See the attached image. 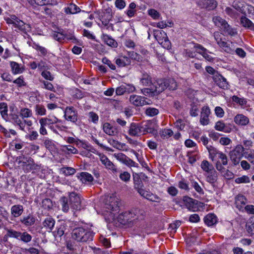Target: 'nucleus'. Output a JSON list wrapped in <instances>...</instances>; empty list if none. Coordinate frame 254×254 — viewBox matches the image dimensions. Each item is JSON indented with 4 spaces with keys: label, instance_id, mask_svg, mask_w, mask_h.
I'll use <instances>...</instances> for the list:
<instances>
[{
    "label": "nucleus",
    "instance_id": "obj_1",
    "mask_svg": "<svg viewBox=\"0 0 254 254\" xmlns=\"http://www.w3.org/2000/svg\"><path fill=\"white\" fill-rule=\"evenodd\" d=\"M152 86L154 89L155 94L158 95L167 88L170 90H176L178 84L174 78H160L154 81Z\"/></svg>",
    "mask_w": 254,
    "mask_h": 254
},
{
    "label": "nucleus",
    "instance_id": "obj_2",
    "mask_svg": "<svg viewBox=\"0 0 254 254\" xmlns=\"http://www.w3.org/2000/svg\"><path fill=\"white\" fill-rule=\"evenodd\" d=\"M94 234L83 227L74 228L72 232V238L78 242L89 243L92 241Z\"/></svg>",
    "mask_w": 254,
    "mask_h": 254
},
{
    "label": "nucleus",
    "instance_id": "obj_3",
    "mask_svg": "<svg viewBox=\"0 0 254 254\" xmlns=\"http://www.w3.org/2000/svg\"><path fill=\"white\" fill-rule=\"evenodd\" d=\"M16 161L19 164H22L23 169L27 172L40 168V166L35 163L34 160L30 157H25L23 155L17 157Z\"/></svg>",
    "mask_w": 254,
    "mask_h": 254
},
{
    "label": "nucleus",
    "instance_id": "obj_4",
    "mask_svg": "<svg viewBox=\"0 0 254 254\" xmlns=\"http://www.w3.org/2000/svg\"><path fill=\"white\" fill-rule=\"evenodd\" d=\"M120 204L119 199L114 195L107 196L105 201V207L113 213L119 212Z\"/></svg>",
    "mask_w": 254,
    "mask_h": 254
},
{
    "label": "nucleus",
    "instance_id": "obj_5",
    "mask_svg": "<svg viewBox=\"0 0 254 254\" xmlns=\"http://www.w3.org/2000/svg\"><path fill=\"white\" fill-rule=\"evenodd\" d=\"M244 151L245 148L239 145L230 152V159L235 165L238 164L242 157L244 156Z\"/></svg>",
    "mask_w": 254,
    "mask_h": 254
},
{
    "label": "nucleus",
    "instance_id": "obj_6",
    "mask_svg": "<svg viewBox=\"0 0 254 254\" xmlns=\"http://www.w3.org/2000/svg\"><path fill=\"white\" fill-rule=\"evenodd\" d=\"M69 198L71 207L76 210H80L81 207L80 195L75 192H69Z\"/></svg>",
    "mask_w": 254,
    "mask_h": 254
},
{
    "label": "nucleus",
    "instance_id": "obj_7",
    "mask_svg": "<svg viewBox=\"0 0 254 254\" xmlns=\"http://www.w3.org/2000/svg\"><path fill=\"white\" fill-rule=\"evenodd\" d=\"M183 200L186 207L191 211L195 212L198 209V201L188 196L183 197Z\"/></svg>",
    "mask_w": 254,
    "mask_h": 254
},
{
    "label": "nucleus",
    "instance_id": "obj_8",
    "mask_svg": "<svg viewBox=\"0 0 254 254\" xmlns=\"http://www.w3.org/2000/svg\"><path fill=\"white\" fill-rule=\"evenodd\" d=\"M197 3L200 8L208 10H213L217 6V2L215 0H199Z\"/></svg>",
    "mask_w": 254,
    "mask_h": 254
},
{
    "label": "nucleus",
    "instance_id": "obj_9",
    "mask_svg": "<svg viewBox=\"0 0 254 254\" xmlns=\"http://www.w3.org/2000/svg\"><path fill=\"white\" fill-rule=\"evenodd\" d=\"M64 117L68 120L75 123L77 121V113L73 107H67L64 112Z\"/></svg>",
    "mask_w": 254,
    "mask_h": 254
},
{
    "label": "nucleus",
    "instance_id": "obj_10",
    "mask_svg": "<svg viewBox=\"0 0 254 254\" xmlns=\"http://www.w3.org/2000/svg\"><path fill=\"white\" fill-rule=\"evenodd\" d=\"M139 194L144 198L151 201H157L159 197L156 194H154L149 191L146 190L143 188L137 191Z\"/></svg>",
    "mask_w": 254,
    "mask_h": 254
},
{
    "label": "nucleus",
    "instance_id": "obj_11",
    "mask_svg": "<svg viewBox=\"0 0 254 254\" xmlns=\"http://www.w3.org/2000/svg\"><path fill=\"white\" fill-rule=\"evenodd\" d=\"M210 114V110L208 106H204L201 109L200 122L201 125L204 126L209 123L208 117Z\"/></svg>",
    "mask_w": 254,
    "mask_h": 254
},
{
    "label": "nucleus",
    "instance_id": "obj_12",
    "mask_svg": "<svg viewBox=\"0 0 254 254\" xmlns=\"http://www.w3.org/2000/svg\"><path fill=\"white\" fill-rule=\"evenodd\" d=\"M116 158L118 160L123 162L124 164L131 167H137V165L135 162L132 160L131 159L127 157L123 153H118L116 155Z\"/></svg>",
    "mask_w": 254,
    "mask_h": 254
},
{
    "label": "nucleus",
    "instance_id": "obj_13",
    "mask_svg": "<svg viewBox=\"0 0 254 254\" xmlns=\"http://www.w3.org/2000/svg\"><path fill=\"white\" fill-rule=\"evenodd\" d=\"M215 83L221 88L225 89L228 87V82L226 78L219 73H217L215 76H213Z\"/></svg>",
    "mask_w": 254,
    "mask_h": 254
},
{
    "label": "nucleus",
    "instance_id": "obj_14",
    "mask_svg": "<svg viewBox=\"0 0 254 254\" xmlns=\"http://www.w3.org/2000/svg\"><path fill=\"white\" fill-rule=\"evenodd\" d=\"M100 160L107 169L112 170L114 173L117 172V169L116 168L115 166L106 156L104 155L101 156Z\"/></svg>",
    "mask_w": 254,
    "mask_h": 254
},
{
    "label": "nucleus",
    "instance_id": "obj_15",
    "mask_svg": "<svg viewBox=\"0 0 254 254\" xmlns=\"http://www.w3.org/2000/svg\"><path fill=\"white\" fill-rule=\"evenodd\" d=\"M35 221L36 218L32 214H29L20 220L21 223L26 226H30L34 225Z\"/></svg>",
    "mask_w": 254,
    "mask_h": 254
},
{
    "label": "nucleus",
    "instance_id": "obj_16",
    "mask_svg": "<svg viewBox=\"0 0 254 254\" xmlns=\"http://www.w3.org/2000/svg\"><path fill=\"white\" fill-rule=\"evenodd\" d=\"M234 122L237 125L246 126L249 123V119L243 114H238L234 118Z\"/></svg>",
    "mask_w": 254,
    "mask_h": 254
},
{
    "label": "nucleus",
    "instance_id": "obj_17",
    "mask_svg": "<svg viewBox=\"0 0 254 254\" xmlns=\"http://www.w3.org/2000/svg\"><path fill=\"white\" fill-rule=\"evenodd\" d=\"M130 102L136 106H143L145 104L144 98L136 95H131L129 98Z\"/></svg>",
    "mask_w": 254,
    "mask_h": 254
},
{
    "label": "nucleus",
    "instance_id": "obj_18",
    "mask_svg": "<svg viewBox=\"0 0 254 254\" xmlns=\"http://www.w3.org/2000/svg\"><path fill=\"white\" fill-rule=\"evenodd\" d=\"M14 27L17 28L19 30L24 33H26L27 31H30L31 29V26L29 24L25 23L20 19L14 23Z\"/></svg>",
    "mask_w": 254,
    "mask_h": 254
},
{
    "label": "nucleus",
    "instance_id": "obj_19",
    "mask_svg": "<svg viewBox=\"0 0 254 254\" xmlns=\"http://www.w3.org/2000/svg\"><path fill=\"white\" fill-rule=\"evenodd\" d=\"M205 176L206 177L207 182L210 184H213L215 183L217 180L218 173L215 170V169H214L211 171L207 173V174L205 175Z\"/></svg>",
    "mask_w": 254,
    "mask_h": 254
},
{
    "label": "nucleus",
    "instance_id": "obj_20",
    "mask_svg": "<svg viewBox=\"0 0 254 254\" xmlns=\"http://www.w3.org/2000/svg\"><path fill=\"white\" fill-rule=\"evenodd\" d=\"M241 23L243 27L254 31V24L246 16H242Z\"/></svg>",
    "mask_w": 254,
    "mask_h": 254
},
{
    "label": "nucleus",
    "instance_id": "obj_21",
    "mask_svg": "<svg viewBox=\"0 0 254 254\" xmlns=\"http://www.w3.org/2000/svg\"><path fill=\"white\" fill-rule=\"evenodd\" d=\"M55 223V221L53 218L48 217L45 218L43 221V225L46 229L48 230L49 231H51L54 227Z\"/></svg>",
    "mask_w": 254,
    "mask_h": 254
},
{
    "label": "nucleus",
    "instance_id": "obj_22",
    "mask_svg": "<svg viewBox=\"0 0 254 254\" xmlns=\"http://www.w3.org/2000/svg\"><path fill=\"white\" fill-rule=\"evenodd\" d=\"M24 211L23 207L21 205H14L11 208V214L14 217L20 216Z\"/></svg>",
    "mask_w": 254,
    "mask_h": 254
},
{
    "label": "nucleus",
    "instance_id": "obj_23",
    "mask_svg": "<svg viewBox=\"0 0 254 254\" xmlns=\"http://www.w3.org/2000/svg\"><path fill=\"white\" fill-rule=\"evenodd\" d=\"M128 133L131 136H139L140 134L138 124L132 123L130 124Z\"/></svg>",
    "mask_w": 254,
    "mask_h": 254
},
{
    "label": "nucleus",
    "instance_id": "obj_24",
    "mask_svg": "<svg viewBox=\"0 0 254 254\" xmlns=\"http://www.w3.org/2000/svg\"><path fill=\"white\" fill-rule=\"evenodd\" d=\"M205 223L208 226H211L217 222V218L213 214H207L204 218Z\"/></svg>",
    "mask_w": 254,
    "mask_h": 254
},
{
    "label": "nucleus",
    "instance_id": "obj_25",
    "mask_svg": "<svg viewBox=\"0 0 254 254\" xmlns=\"http://www.w3.org/2000/svg\"><path fill=\"white\" fill-rule=\"evenodd\" d=\"M104 131L109 135H114L117 133L116 129L108 123H105L103 127Z\"/></svg>",
    "mask_w": 254,
    "mask_h": 254
},
{
    "label": "nucleus",
    "instance_id": "obj_26",
    "mask_svg": "<svg viewBox=\"0 0 254 254\" xmlns=\"http://www.w3.org/2000/svg\"><path fill=\"white\" fill-rule=\"evenodd\" d=\"M103 39L104 41L109 46L112 47H117L118 46L117 42L108 35L104 34L103 35Z\"/></svg>",
    "mask_w": 254,
    "mask_h": 254
},
{
    "label": "nucleus",
    "instance_id": "obj_27",
    "mask_svg": "<svg viewBox=\"0 0 254 254\" xmlns=\"http://www.w3.org/2000/svg\"><path fill=\"white\" fill-rule=\"evenodd\" d=\"M78 178H80V180L83 183H85L87 182H92L93 180V178L92 175L87 172H82L80 174V176H77Z\"/></svg>",
    "mask_w": 254,
    "mask_h": 254
},
{
    "label": "nucleus",
    "instance_id": "obj_28",
    "mask_svg": "<svg viewBox=\"0 0 254 254\" xmlns=\"http://www.w3.org/2000/svg\"><path fill=\"white\" fill-rule=\"evenodd\" d=\"M154 36L155 39L158 41L159 43L163 44V37H166L167 34L164 31H161L159 30L154 31Z\"/></svg>",
    "mask_w": 254,
    "mask_h": 254
},
{
    "label": "nucleus",
    "instance_id": "obj_29",
    "mask_svg": "<svg viewBox=\"0 0 254 254\" xmlns=\"http://www.w3.org/2000/svg\"><path fill=\"white\" fill-rule=\"evenodd\" d=\"M221 29L224 33H227L231 36H234L237 34L236 31L233 29L226 22L225 24L221 27Z\"/></svg>",
    "mask_w": 254,
    "mask_h": 254
},
{
    "label": "nucleus",
    "instance_id": "obj_30",
    "mask_svg": "<svg viewBox=\"0 0 254 254\" xmlns=\"http://www.w3.org/2000/svg\"><path fill=\"white\" fill-rule=\"evenodd\" d=\"M133 181L134 189L137 190V191L140 189L144 188L142 182L138 175L136 174L135 176L133 175Z\"/></svg>",
    "mask_w": 254,
    "mask_h": 254
},
{
    "label": "nucleus",
    "instance_id": "obj_31",
    "mask_svg": "<svg viewBox=\"0 0 254 254\" xmlns=\"http://www.w3.org/2000/svg\"><path fill=\"white\" fill-rule=\"evenodd\" d=\"M10 66L11 67V71L14 74L21 73L23 72L24 69L20 67L19 64L14 62L10 63Z\"/></svg>",
    "mask_w": 254,
    "mask_h": 254
},
{
    "label": "nucleus",
    "instance_id": "obj_32",
    "mask_svg": "<svg viewBox=\"0 0 254 254\" xmlns=\"http://www.w3.org/2000/svg\"><path fill=\"white\" fill-rule=\"evenodd\" d=\"M80 11V9L79 7L73 3H70L69 5L65 9V12L67 14H74L79 12Z\"/></svg>",
    "mask_w": 254,
    "mask_h": 254
},
{
    "label": "nucleus",
    "instance_id": "obj_33",
    "mask_svg": "<svg viewBox=\"0 0 254 254\" xmlns=\"http://www.w3.org/2000/svg\"><path fill=\"white\" fill-rule=\"evenodd\" d=\"M201 168L206 173L211 171L212 170L214 169L213 166L207 160H203L201 162Z\"/></svg>",
    "mask_w": 254,
    "mask_h": 254
},
{
    "label": "nucleus",
    "instance_id": "obj_34",
    "mask_svg": "<svg viewBox=\"0 0 254 254\" xmlns=\"http://www.w3.org/2000/svg\"><path fill=\"white\" fill-rule=\"evenodd\" d=\"M53 37L55 40L59 42H62V41L65 37V35L64 34V30L63 29H58V32H55L53 34Z\"/></svg>",
    "mask_w": 254,
    "mask_h": 254
},
{
    "label": "nucleus",
    "instance_id": "obj_35",
    "mask_svg": "<svg viewBox=\"0 0 254 254\" xmlns=\"http://www.w3.org/2000/svg\"><path fill=\"white\" fill-rule=\"evenodd\" d=\"M151 77L147 73H144L142 74L140 78V81L143 85L147 86L152 83Z\"/></svg>",
    "mask_w": 254,
    "mask_h": 254
},
{
    "label": "nucleus",
    "instance_id": "obj_36",
    "mask_svg": "<svg viewBox=\"0 0 254 254\" xmlns=\"http://www.w3.org/2000/svg\"><path fill=\"white\" fill-rule=\"evenodd\" d=\"M245 158L247 159L252 163L254 164V150H247L244 151V156Z\"/></svg>",
    "mask_w": 254,
    "mask_h": 254
},
{
    "label": "nucleus",
    "instance_id": "obj_37",
    "mask_svg": "<svg viewBox=\"0 0 254 254\" xmlns=\"http://www.w3.org/2000/svg\"><path fill=\"white\" fill-rule=\"evenodd\" d=\"M62 205V210L65 212H67L69 210V205L68 204V199L65 196L61 197L60 200Z\"/></svg>",
    "mask_w": 254,
    "mask_h": 254
},
{
    "label": "nucleus",
    "instance_id": "obj_38",
    "mask_svg": "<svg viewBox=\"0 0 254 254\" xmlns=\"http://www.w3.org/2000/svg\"><path fill=\"white\" fill-rule=\"evenodd\" d=\"M45 147L50 152L54 151L56 149V145L54 142L49 139H46L44 142Z\"/></svg>",
    "mask_w": 254,
    "mask_h": 254
},
{
    "label": "nucleus",
    "instance_id": "obj_39",
    "mask_svg": "<svg viewBox=\"0 0 254 254\" xmlns=\"http://www.w3.org/2000/svg\"><path fill=\"white\" fill-rule=\"evenodd\" d=\"M129 213H130L131 215L133 214L134 216H136V219H142L143 218L144 211L138 208H135L132 209Z\"/></svg>",
    "mask_w": 254,
    "mask_h": 254
},
{
    "label": "nucleus",
    "instance_id": "obj_40",
    "mask_svg": "<svg viewBox=\"0 0 254 254\" xmlns=\"http://www.w3.org/2000/svg\"><path fill=\"white\" fill-rule=\"evenodd\" d=\"M154 89L153 86L151 88H143L141 89V92L143 95L148 97H152L154 96L157 95L156 94H155L154 92Z\"/></svg>",
    "mask_w": 254,
    "mask_h": 254
},
{
    "label": "nucleus",
    "instance_id": "obj_41",
    "mask_svg": "<svg viewBox=\"0 0 254 254\" xmlns=\"http://www.w3.org/2000/svg\"><path fill=\"white\" fill-rule=\"evenodd\" d=\"M213 21L215 25L220 27L221 29V27H223V26L227 22L225 20L222 19L220 16L214 17L213 18Z\"/></svg>",
    "mask_w": 254,
    "mask_h": 254
},
{
    "label": "nucleus",
    "instance_id": "obj_42",
    "mask_svg": "<svg viewBox=\"0 0 254 254\" xmlns=\"http://www.w3.org/2000/svg\"><path fill=\"white\" fill-rule=\"evenodd\" d=\"M61 172L65 176L71 175L75 173V169L72 167H63L61 169Z\"/></svg>",
    "mask_w": 254,
    "mask_h": 254
},
{
    "label": "nucleus",
    "instance_id": "obj_43",
    "mask_svg": "<svg viewBox=\"0 0 254 254\" xmlns=\"http://www.w3.org/2000/svg\"><path fill=\"white\" fill-rule=\"evenodd\" d=\"M206 147L209 153V155L212 160H213L215 157H218V153L221 152L211 146H210V147L207 146Z\"/></svg>",
    "mask_w": 254,
    "mask_h": 254
},
{
    "label": "nucleus",
    "instance_id": "obj_44",
    "mask_svg": "<svg viewBox=\"0 0 254 254\" xmlns=\"http://www.w3.org/2000/svg\"><path fill=\"white\" fill-rule=\"evenodd\" d=\"M145 112L147 116L153 117L158 114L159 111L156 108L148 107L146 108Z\"/></svg>",
    "mask_w": 254,
    "mask_h": 254
},
{
    "label": "nucleus",
    "instance_id": "obj_45",
    "mask_svg": "<svg viewBox=\"0 0 254 254\" xmlns=\"http://www.w3.org/2000/svg\"><path fill=\"white\" fill-rule=\"evenodd\" d=\"M215 128L219 131H223L225 132H229V130L227 128L225 124L221 121H218L216 123Z\"/></svg>",
    "mask_w": 254,
    "mask_h": 254
},
{
    "label": "nucleus",
    "instance_id": "obj_46",
    "mask_svg": "<svg viewBox=\"0 0 254 254\" xmlns=\"http://www.w3.org/2000/svg\"><path fill=\"white\" fill-rule=\"evenodd\" d=\"M53 206L52 201L50 198H45L42 200V206L45 209H49Z\"/></svg>",
    "mask_w": 254,
    "mask_h": 254
},
{
    "label": "nucleus",
    "instance_id": "obj_47",
    "mask_svg": "<svg viewBox=\"0 0 254 254\" xmlns=\"http://www.w3.org/2000/svg\"><path fill=\"white\" fill-rule=\"evenodd\" d=\"M108 16L109 17V18H107V19H104L102 17V23L103 25H104V26L106 27L107 29H109L110 28H111L112 30L113 31L114 28H113V24H109V21L112 18V15L109 14Z\"/></svg>",
    "mask_w": 254,
    "mask_h": 254
},
{
    "label": "nucleus",
    "instance_id": "obj_48",
    "mask_svg": "<svg viewBox=\"0 0 254 254\" xmlns=\"http://www.w3.org/2000/svg\"><path fill=\"white\" fill-rule=\"evenodd\" d=\"M19 238L21 241L25 243H28L31 241L32 239L31 236L27 232H24L22 233H20V236H19Z\"/></svg>",
    "mask_w": 254,
    "mask_h": 254
},
{
    "label": "nucleus",
    "instance_id": "obj_49",
    "mask_svg": "<svg viewBox=\"0 0 254 254\" xmlns=\"http://www.w3.org/2000/svg\"><path fill=\"white\" fill-rule=\"evenodd\" d=\"M148 14L154 19H158L160 16V14L154 9H149Z\"/></svg>",
    "mask_w": 254,
    "mask_h": 254
},
{
    "label": "nucleus",
    "instance_id": "obj_50",
    "mask_svg": "<svg viewBox=\"0 0 254 254\" xmlns=\"http://www.w3.org/2000/svg\"><path fill=\"white\" fill-rule=\"evenodd\" d=\"M128 56L132 60H135L136 61H141L142 57L141 56L138 54L137 53L134 52L133 51L128 52Z\"/></svg>",
    "mask_w": 254,
    "mask_h": 254
},
{
    "label": "nucleus",
    "instance_id": "obj_51",
    "mask_svg": "<svg viewBox=\"0 0 254 254\" xmlns=\"http://www.w3.org/2000/svg\"><path fill=\"white\" fill-rule=\"evenodd\" d=\"M232 100L241 106L246 105L247 102L245 99L240 98L237 96H233L232 97Z\"/></svg>",
    "mask_w": 254,
    "mask_h": 254
},
{
    "label": "nucleus",
    "instance_id": "obj_52",
    "mask_svg": "<svg viewBox=\"0 0 254 254\" xmlns=\"http://www.w3.org/2000/svg\"><path fill=\"white\" fill-rule=\"evenodd\" d=\"M20 115L23 118H28L32 116V112L29 109H22L21 110Z\"/></svg>",
    "mask_w": 254,
    "mask_h": 254
},
{
    "label": "nucleus",
    "instance_id": "obj_53",
    "mask_svg": "<svg viewBox=\"0 0 254 254\" xmlns=\"http://www.w3.org/2000/svg\"><path fill=\"white\" fill-rule=\"evenodd\" d=\"M35 109L37 114L41 116L45 115L46 109L43 106L40 105H36Z\"/></svg>",
    "mask_w": 254,
    "mask_h": 254
},
{
    "label": "nucleus",
    "instance_id": "obj_54",
    "mask_svg": "<svg viewBox=\"0 0 254 254\" xmlns=\"http://www.w3.org/2000/svg\"><path fill=\"white\" fill-rule=\"evenodd\" d=\"M130 175L127 172H124L120 175V178L125 182H127L130 180Z\"/></svg>",
    "mask_w": 254,
    "mask_h": 254
},
{
    "label": "nucleus",
    "instance_id": "obj_55",
    "mask_svg": "<svg viewBox=\"0 0 254 254\" xmlns=\"http://www.w3.org/2000/svg\"><path fill=\"white\" fill-rule=\"evenodd\" d=\"M108 142L111 144L114 147L119 149L120 147L123 148L125 144H122L113 139H109Z\"/></svg>",
    "mask_w": 254,
    "mask_h": 254
},
{
    "label": "nucleus",
    "instance_id": "obj_56",
    "mask_svg": "<svg viewBox=\"0 0 254 254\" xmlns=\"http://www.w3.org/2000/svg\"><path fill=\"white\" fill-rule=\"evenodd\" d=\"M250 181L249 178L247 176H243L241 177L237 178L235 180V182L237 184L240 183H247Z\"/></svg>",
    "mask_w": 254,
    "mask_h": 254
},
{
    "label": "nucleus",
    "instance_id": "obj_57",
    "mask_svg": "<svg viewBox=\"0 0 254 254\" xmlns=\"http://www.w3.org/2000/svg\"><path fill=\"white\" fill-rule=\"evenodd\" d=\"M127 60V63H126L123 60L120 59H117L116 61V64L120 67L125 66L127 64H129L130 61L129 59L127 57H124Z\"/></svg>",
    "mask_w": 254,
    "mask_h": 254
},
{
    "label": "nucleus",
    "instance_id": "obj_58",
    "mask_svg": "<svg viewBox=\"0 0 254 254\" xmlns=\"http://www.w3.org/2000/svg\"><path fill=\"white\" fill-rule=\"evenodd\" d=\"M6 235L10 237L18 238L19 236H20V232H17L12 230H8Z\"/></svg>",
    "mask_w": 254,
    "mask_h": 254
},
{
    "label": "nucleus",
    "instance_id": "obj_59",
    "mask_svg": "<svg viewBox=\"0 0 254 254\" xmlns=\"http://www.w3.org/2000/svg\"><path fill=\"white\" fill-rule=\"evenodd\" d=\"M246 228L249 233L252 235L254 234V222L247 223Z\"/></svg>",
    "mask_w": 254,
    "mask_h": 254
},
{
    "label": "nucleus",
    "instance_id": "obj_60",
    "mask_svg": "<svg viewBox=\"0 0 254 254\" xmlns=\"http://www.w3.org/2000/svg\"><path fill=\"white\" fill-rule=\"evenodd\" d=\"M218 158L221 160L223 165H226L227 164V157L225 154L221 152L220 153H218Z\"/></svg>",
    "mask_w": 254,
    "mask_h": 254
},
{
    "label": "nucleus",
    "instance_id": "obj_61",
    "mask_svg": "<svg viewBox=\"0 0 254 254\" xmlns=\"http://www.w3.org/2000/svg\"><path fill=\"white\" fill-rule=\"evenodd\" d=\"M115 5L117 8L122 9L126 6V4L124 0H116Z\"/></svg>",
    "mask_w": 254,
    "mask_h": 254
},
{
    "label": "nucleus",
    "instance_id": "obj_62",
    "mask_svg": "<svg viewBox=\"0 0 254 254\" xmlns=\"http://www.w3.org/2000/svg\"><path fill=\"white\" fill-rule=\"evenodd\" d=\"M102 62L108 65L112 69L115 70L116 69L115 65L112 64L111 62L107 58L105 57L102 59Z\"/></svg>",
    "mask_w": 254,
    "mask_h": 254
},
{
    "label": "nucleus",
    "instance_id": "obj_63",
    "mask_svg": "<svg viewBox=\"0 0 254 254\" xmlns=\"http://www.w3.org/2000/svg\"><path fill=\"white\" fill-rule=\"evenodd\" d=\"M246 198L242 195H238L236 198V203L237 204H245Z\"/></svg>",
    "mask_w": 254,
    "mask_h": 254
},
{
    "label": "nucleus",
    "instance_id": "obj_64",
    "mask_svg": "<svg viewBox=\"0 0 254 254\" xmlns=\"http://www.w3.org/2000/svg\"><path fill=\"white\" fill-rule=\"evenodd\" d=\"M215 113L216 115L220 118L223 117L224 115V112L223 109L220 107H216L215 108Z\"/></svg>",
    "mask_w": 254,
    "mask_h": 254
}]
</instances>
